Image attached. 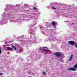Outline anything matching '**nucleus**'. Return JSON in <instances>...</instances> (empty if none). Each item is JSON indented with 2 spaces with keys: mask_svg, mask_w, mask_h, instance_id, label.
I'll use <instances>...</instances> for the list:
<instances>
[{
  "mask_svg": "<svg viewBox=\"0 0 77 77\" xmlns=\"http://www.w3.org/2000/svg\"><path fill=\"white\" fill-rule=\"evenodd\" d=\"M55 25H56V23L54 22H52L53 26H56Z\"/></svg>",
  "mask_w": 77,
  "mask_h": 77,
  "instance_id": "nucleus-6",
  "label": "nucleus"
},
{
  "mask_svg": "<svg viewBox=\"0 0 77 77\" xmlns=\"http://www.w3.org/2000/svg\"><path fill=\"white\" fill-rule=\"evenodd\" d=\"M73 56V55H71L70 58H72Z\"/></svg>",
  "mask_w": 77,
  "mask_h": 77,
  "instance_id": "nucleus-13",
  "label": "nucleus"
},
{
  "mask_svg": "<svg viewBox=\"0 0 77 77\" xmlns=\"http://www.w3.org/2000/svg\"><path fill=\"white\" fill-rule=\"evenodd\" d=\"M75 47H76V48H77V45H75Z\"/></svg>",
  "mask_w": 77,
  "mask_h": 77,
  "instance_id": "nucleus-16",
  "label": "nucleus"
},
{
  "mask_svg": "<svg viewBox=\"0 0 77 77\" xmlns=\"http://www.w3.org/2000/svg\"><path fill=\"white\" fill-rule=\"evenodd\" d=\"M69 43L70 44H71L72 45H74L76 44V43L72 41H69Z\"/></svg>",
  "mask_w": 77,
  "mask_h": 77,
  "instance_id": "nucleus-2",
  "label": "nucleus"
},
{
  "mask_svg": "<svg viewBox=\"0 0 77 77\" xmlns=\"http://www.w3.org/2000/svg\"><path fill=\"white\" fill-rule=\"evenodd\" d=\"M72 24H74V23H73Z\"/></svg>",
  "mask_w": 77,
  "mask_h": 77,
  "instance_id": "nucleus-19",
  "label": "nucleus"
},
{
  "mask_svg": "<svg viewBox=\"0 0 77 77\" xmlns=\"http://www.w3.org/2000/svg\"><path fill=\"white\" fill-rule=\"evenodd\" d=\"M76 58H77V57H76Z\"/></svg>",
  "mask_w": 77,
  "mask_h": 77,
  "instance_id": "nucleus-20",
  "label": "nucleus"
},
{
  "mask_svg": "<svg viewBox=\"0 0 77 77\" xmlns=\"http://www.w3.org/2000/svg\"><path fill=\"white\" fill-rule=\"evenodd\" d=\"M44 51H50V50H47V49H44Z\"/></svg>",
  "mask_w": 77,
  "mask_h": 77,
  "instance_id": "nucleus-10",
  "label": "nucleus"
},
{
  "mask_svg": "<svg viewBox=\"0 0 77 77\" xmlns=\"http://www.w3.org/2000/svg\"><path fill=\"white\" fill-rule=\"evenodd\" d=\"M43 49H44V50H45V49H46V50H47V49H48V48H47V47H44Z\"/></svg>",
  "mask_w": 77,
  "mask_h": 77,
  "instance_id": "nucleus-8",
  "label": "nucleus"
},
{
  "mask_svg": "<svg viewBox=\"0 0 77 77\" xmlns=\"http://www.w3.org/2000/svg\"><path fill=\"white\" fill-rule=\"evenodd\" d=\"M74 68H77V64H75L74 66Z\"/></svg>",
  "mask_w": 77,
  "mask_h": 77,
  "instance_id": "nucleus-7",
  "label": "nucleus"
},
{
  "mask_svg": "<svg viewBox=\"0 0 77 77\" xmlns=\"http://www.w3.org/2000/svg\"><path fill=\"white\" fill-rule=\"evenodd\" d=\"M39 50H42V49L39 48Z\"/></svg>",
  "mask_w": 77,
  "mask_h": 77,
  "instance_id": "nucleus-17",
  "label": "nucleus"
},
{
  "mask_svg": "<svg viewBox=\"0 0 77 77\" xmlns=\"http://www.w3.org/2000/svg\"><path fill=\"white\" fill-rule=\"evenodd\" d=\"M72 58H70L69 60V61H71L72 60Z\"/></svg>",
  "mask_w": 77,
  "mask_h": 77,
  "instance_id": "nucleus-12",
  "label": "nucleus"
},
{
  "mask_svg": "<svg viewBox=\"0 0 77 77\" xmlns=\"http://www.w3.org/2000/svg\"><path fill=\"white\" fill-rule=\"evenodd\" d=\"M7 48L8 50H12L13 49L10 48L9 47H7Z\"/></svg>",
  "mask_w": 77,
  "mask_h": 77,
  "instance_id": "nucleus-3",
  "label": "nucleus"
},
{
  "mask_svg": "<svg viewBox=\"0 0 77 77\" xmlns=\"http://www.w3.org/2000/svg\"><path fill=\"white\" fill-rule=\"evenodd\" d=\"M55 55L57 56V57H60L62 54L60 52H56L55 53Z\"/></svg>",
  "mask_w": 77,
  "mask_h": 77,
  "instance_id": "nucleus-1",
  "label": "nucleus"
},
{
  "mask_svg": "<svg viewBox=\"0 0 77 77\" xmlns=\"http://www.w3.org/2000/svg\"><path fill=\"white\" fill-rule=\"evenodd\" d=\"M0 75H2V73H0Z\"/></svg>",
  "mask_w": 77,
  "mask_h": 77,
  "instance_id": "nucleus-18",
  "label": "nucleus"
},
{
  "mask_svg": "<svg viewBox=\"0 0 77 77\" xmlns=\"http://www.w3.org/2000/svg\"><path fill=\"white\" fill-rule=\"evenodd\" d=\"M11 47H12V48H14V49H15V50H17V47H15L13 46H11Z\"/></svg>",
  "mask_w": 77,
  "mask_h": 77,
  "instance_id": "nucleus-5",
  "label": "nucleus"
},
{
  "mask_svg": "<svg viewBox=\"0 0 77 77\" xmlns=\"http://www.w3.org/2000/svg\"><path fill=\"white\" fill-rule=\"evenodd\" d=\"M2 53V51H1V49L0 50V54Z\"/></svg>",
  "mask_w": 77,
  "mask_h": 77,
  "instance_id": "nucleus-15",
  "label": "nucleus"
},
{
  "mask_svg": "<svg viewBox=\"0 0 77 77\" xmlns=\"http://www.w3.org/2000/svg\"><path fill=\"white\" fill-rule=\"evenodd\" d=\"M52 8H53V9H56V8H55V7H52Z\"/></svg>",
  "mask_w": 77,
  "mask_h": 77,
  "instance_id": "nucleus-14",
  "label": "nucleus"
},
{
  "mask_svg": "<svg viewBox=\"0 0 77 77\" xmlns=\"http://www.w3.org/2000/svg\"><path fill=\"white\" fill-rule=\"evenodd\" d=\"M46 73H45V72H42V74L43 75H45V74H46Z\"/></svg>",
  "mask_w": 77,
  "mask_h": 77,
  "instance_id": "nucleus-9",
  "label": "nucleus"
},
{
  "mask_svg": "<svg viewBox=\"0 0 77 77\" xmlns=\"http://www.w3.org/2000/svg\"><path fill=\"white\" fill-rule=\"evenodd\" d=\"M33 9H34V10H36V9H37V8L35 7H33Z\"/></svg>",
  "mask_w": 77,
  "mask_h": 77,
  "instance_id": "nucleus-11",
  "label": "nucleus"
},
{
  "mask_svg": "<svg viewBox=\"0 0 77 77\" xmlns=\"http://www.w3.org/2000/svg\"><path fill=\"white\" fill-rule=\"evenodd\" d=\"M69 70H70V71H76V70L74 68H70Z\"/></svg>",
  "mask_w": 77,
  "mask_h": 77,
  "instance_id": "nucleus-4",
  "label": "nucleus"
}]
</instances>
